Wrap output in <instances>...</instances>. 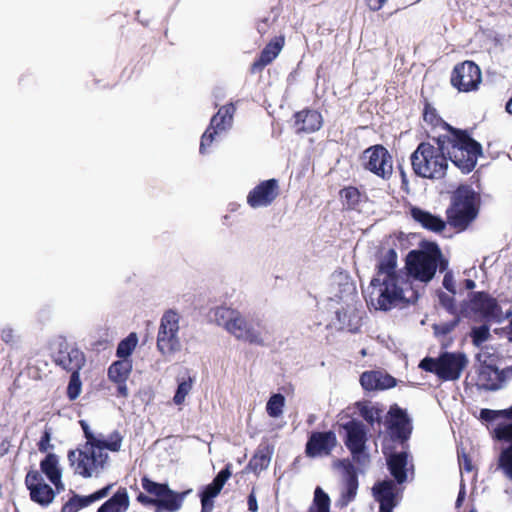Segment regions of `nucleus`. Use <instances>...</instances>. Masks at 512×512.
<instances>
[{
  "instance_id": "55",
  "label": "nucleus",
  "mask_w": 512,
  "mask_h": 512,
  "mask_svg": "<svg viewBox=\"0 0 512 512\" xmlns=\"http://www.w3.org/2000/svg\"><path fill=\"white\" fill-rule=\"evenodd\" d=\"M365 1L370 10L378 11L384 6V4L386 3L387 0H365Z\"/></svg>"
},
{
  "instance_id": "44",
  "label": "nucleus",
  "mask_w": 512,
  "mask_h": 512,
  "mask_svg": "<svg viewBox=\"0 0 512 512\" xmlns=\"http://www.w3.org/2000/svg\"><path fill=\"white\" fill-rule=\"evenodd\" d=\"M459 317H454L447 322H441L433 325V331L436 336H446L450 334L459 324Z\"/></svg>"
},
{
  "instance_id": "2",
  "label": "nucleus",
  "mask_w": 512,
  "mask_h": 512,
  "mask_svg": "<svg viewBox=\"0 0 512 512\" xmlns=\"http://www.w3.org/2000/svg\"><path fill=\"white\" fill-rule=\"evenodd\" d=\"M397 259V252L393 248L381 251L377 256L376 275L371 280V285L380 287L377 305L383 311L390 310L400 302L417 299L411 283L397 270Z\"/></svg>"
},
{
  "instance_id": "23",
  "label": "nucleus",
  "mask_w": 512,
  "mask_h": 512,
  "mask_svg": "<svg viewBox=\"0 0 512 512\" xmlns=\"http://www.w3.org/2000/svg\"><path fill=\"white\" fill-rule=\"evenodd\" d=\"M285 44L284 36H276L260 52L259 57L251 64L250 73H260L267 65L271 64L280 54Z\"/></svg>"
},
{
  "instance_id": "32",
  "label": "nucleus",
  "mask_w": 512,
  "mask_h": 512,
  "mask_svg": "<svg viewBox=\"0 0 512 512\" xmlns=\"http://www.w3.org/2000/svg\"><path fill=\"white\" fill-rule=\"evenodd\" d=\"M339 197L343 207L347 211L357 210L365 194L356 186H345L339 191Z\"/></svg>"
},
{
  "instance_id": "61",
  "label": "nucleus",
  "mask_w": 512,
  "mask_h": 512,
  "mask_svg": "<svg viewBox=\"0 0 512 512\" xmlns=\"http://www.w3.org/2000/svg\"><path fill=\"white\" fill-rule=\"evenodd\" d=\"M507 338L510 342H512V319L510 320L508 326L506 327Z\"/></svg>"
},
{
  "instance_id": "10",
  "label": "nucleus",
  "mask_w": 512,
  "mask_h": 512,
  "mask_svg": "<svg viewBox=\"0 0 512 512\" xmlns=\"http://www.w3.org/2000/svg\"><path fill=\"white\" fill-rule=\"evenodd\" d=\"M362 166L381 179L388 180L393 173V158L381 144L366 148L361 155Z\"/></svg>"
},
{
  "instance_id": "46",
  "label": "nucleus",
  "mask_w": 512,
  "mask_h": 512,
  "mask_svg": "<svg viewBox=\"0 0 512 512\" xmlns=\"http://www.w3.org/2000/svg\"><path fill=\"white\" fill-rule=\"evenodd\" d=\"M231 464H227L224 469H222L216 477L213 479L212 483L222 490L227 480L231 477Z\"/></svg>"
},
{
  "instance_id": "64",
  "label": "nucleus",
  "mask_w": 512,
  "mask_h": 512,
  "mask_svg": "<svg viewBox=\"0 0 512 512\" xmlns=\"http://www.w3.org/2000/svg\"><path fill=\"white\" fill-rule=\"evenodd\" d=\"M361 354H362L363 356H365V355H366V351H365V349H363V350L361 351Z\"/></svg>"
},
{
  "instance_id": "53",
  "label": "nucleus",
  "mask_w": 512,
  "mask_h": 512,
  "mask_svg": "<svg viewBox=\"0 0 512 512\" xmlns=\"http://www.w3.org/2000/svg\"><path fill=\"white\" fill-rule=\"evenodd\" d=\"M80 425H81V427L83 429L85 438L87 439V442H86L85 446H89V444L92 443L91 441L94 440L95 436L90 431V428H89L88 424L85 421H80Z\"/></svg>"
},
{
  "instance_id": "13",
  "label": "nucleus",
  "mask_w": 512,
  "mask_h": 512,
  "mask_svg": "<svg viewBox=\"0 0 512 512\" xmlns=\"http://www.w3.org/2000/svg\"><path fill=\"white\" fill-rule=\"evenodd\" d=\"M53 363L68 373H77L84 367L86 357L76 344L62 339L57 343L56 349L51 355Z\"/></svg>"
},
{
  "instance_id": "38",
  "label": "nucleus",
  "mask_w": 512,
  "mask_h": 512,
  "mask_svg": "<svg viewBox=\"0 0 512 512\" xmlns=\"http://www.w3.org/2000/svg\"><path fill=\"white\" fill-rule=\"evenodd\" d=\"M138 343V337L135 332H131L126 338L121 340L117 346L116 356L121 359H129Z\"/></svg>"
},
{
  "instance_id": "39",
  "label": "nucleus",
  "mask_w": 512,
  "mask_h": 512,
  "mask_svg": "<svg viewBox=\"0 0 512 512\" xmlns=\"http://www.w3.org/2000/svg\"><path fill=\"white\" fill-rule=\"evenodd\" d=\"M507 442L510 444L501 451L498 458V467L504 476L512 481V440Z\"/></svg>"
},
{
  "instance_id": "49",
  "label": "nucleus",
  "mask_w": 512,
  "mask_h": 512,
  "mask_svg": "<svg viewBox=\"0 0 512 512\" xmlns=\"http://www.w3.org/2000/svg\"><path fill=\"white\" fill-rule=\"evenodd\" d=\"M272 25V22L268 17L262 18L257 22V31L261 35H265L268 33L270 27Z\"/></svg>"
},
{
  "instance_id": "7",
  "label": "nucleus",
  "mask_w": 512,
  "mask_h": 512,
  "mask_svg": "<svg viewBox=\"0 0 512 512\" xmlns=\"http://www.w3.org/2000/svg\"><path fill=\"white\" fill-rule=\"evenodd\" d=\"M468 364V359L461 352H443L438 358L425 357L419 367L435 374L443 381L458 380Z\"/></svg>"
},
{
  "instance_id": "21",
  "label": "nucleus",
  "mask_w": 512,
  "mask_h": 512,
  "mask_svg": "<svg viewBox=\"0 0 512 512\" xmlns=\"http://www.w3.org/2000/svg\"><path fill=\"white\" fill-rule=\"evenodd\" d=\"M480 418L488 422L498 418L510 420L508 423H498L493 430V437L498 441H512V405L503 410L482 409Z\"/></svg>"
},
{
  "instance_id": "26",
  "label": "nucleus",
  "mask_w": 512,
  "mask_h": 512,
  "mask_svg": "<svg viewBox=\"0 0 512 512\" xmlns=\"http://www.w3.org/2000/svg\"><path fill=\"white\" fill-rule=\"evenodd\" d=\"M339 465L343 468L345 487L341 497L345 503H349L356 497L359 486L357 470L349 460H341Z\"/></svg>"
},
{
  "instance_id": "42",
  "label": "nucleus",
  "mask_w": 512,
  "mask_h": 512,
  "mask_svg": "<svg viewBox=\"0 0 512 512\" xmlns=\"http://www.w3.org/2000/svg\"><path fill=\"white\" fill-rule=\"evenodd\" d=\"M193 386V379L188 376L187 378L182 379L178 383L177 390L173 397V401L176 405H181L184 403L186 396L190 393Z\"/></svg>"
},
{
  "instance_id": "58",
  "label": "nucleus",
  "mask_w": 512,
  "mask_h": 512,
  "mask_svg": "<svg viewBox=\"0 0 512 512\" xmlns=\"http://www.w3.org/2000/svg\"><path fill=\"white\" fill-rule=\"evenodd\" d=\"M443 286L450 292L455 293L454 284L451 276L445 275L443 279Z\"/></svg>"
},
{
  "instance_id": "28",
  "label": "nucleus",
  "mask_w": 512,
  "mask_h": 512,
  "mask_svg": "<svg viewBox=\"0 0 512 512\" xmlns=\"http://www.w3.org/2000/svg\"><path fill=\"white\" fill-rule=\"evenodd\" d=\"M410 215L415 222L429 231L440 233L446 228V222L441 217L433 215L419 207H412L410 209Z\"/></svg>"
},
{
  "instance_id": "36",
  "label": "nucleus",
  "mask_w": 512,
  "mask_h": 512,
  "mask_svg": "<svg viewBox=\"0 0 512 512\" xmlns=\"http://www.w3.org/2000/svg\"><path fill=\"white\" fill-rule=\"evenodd\" d=\"M331 500L322 488L317 487L314 491V498L307 512H331Z\"/></svg>"
},
{
  "instance_id": "40",
  "label": "nucleus",
  "mask_w": 512,
  "mask_h": 512,
  "mask_svg": "<svg viewBox=\"0 0 512 512\" xmlns=\"http://www.w3.org/2000/svg\"><path fill=\"white\" fill-rule=\"evenodd\" d=\"M284 406L285 397L280 393L273 394L266 404L267 414L272 418H278L282 415Z\"/></svg>"
},
{
  "instance_id": "48",
  "label": "nucleus",
  "mask_w": 512,
  "mask_h": 512,
  "mask_svg": "<svg viewBox=\"0 0 512 512\" xmlns=\"http://www.w3.org/2000/svg\"><path fill=\"white\" fill-rule=\"evenodd\" d=\"M221 492L217 486H215L212 482L204 487L203 491L200 493V496H204L210 499H214Z\"/></svg>"
},
{
  "instance_id": "60",
  "label": "nucleus",
  "mask_w": 512,
  "mask_h": 512,
  "mask_svg": "<svg viewBox=\"0 0 512 512\" xmlns=\"http://www.w3.org/2000/svg\"><path fill=\"white\" fill-rule=\"evenodd\" d=\"M464 285H465V288H466L467 290H472V289H474V288H475L476 283H475V281H474V280H472V279H465V281H464Z\"/></svg>"
},
{
  "instance_id": "22",
  "label": "nucleus",
  "mask_w": 512,
  "mask_h": 512,
  "mask_svg": "<svg viewBox=\"0 0 512 512\" xmlns=\"http://www.w3.org/2000/svg\"><path fill=\"white\" fill-rule=\"evenodd\" d=\"M375 499L379 502V512H393L397 505L396 485L393 480H383L373 486Z\"/></svg>"
},
{
  "instance_id": "1",
  "label": "nucleus",
  "mask_w": 512,
  "mask_h": 512,
  "mask_svg": "<svg viewBox=\"0 0 512 512\" xmlns=\"http://www.w3.org/2000/svg\"><path fill=\"white\" fill-rule=\"evenodd\" d=\"M433 143L423 141L410 156L414 174L423 179L441 180L446 176L448 160L462 173H470L482 155V146L466 130H451L439 135Z\"/></svg>"
},
{
  "instance_id": "34",
  "label": "nucleus",
  "mask_w": 512,
  "mask_h": 512,
  "mask_svg": "<svg viewBox=\"0 0 512 512\" xmlns=\"http://www.w3.org/2000/svg\"><path fill=\"white\" fill-rule=\"evenodd\" d=\"M40 468L50 482H59V478L62 477L61 470L58 467V458L53 453L46 455L40 462Z\"/></svg>"
},
{
  "instance_id": "50",
  "label": "nucleus",
  "mask_w": 512,
  "mask_h": 512,
  "mask_svg": "<svg viewBox=\"0 0 512 512\" xmlns=\"http://www.w3.org/2000/svg\"><path fill=\"white\" fill-rule=\"evenodd\" d=\"M201 500V512H211L214 507L213 499L200 496Z\"/></svg>"
},
{
  "instance_id": "56",
  "label": "nucleus",
  "mask_w": 512,
  "mask_h": 512,
  "mask_svg": "<svg viewBox=\"0 0 512 512\" xmlns=\"http://www.w3.org/2000/svg\"><path fill=\"white\" fill-rule=\"evenodd\" d=\"M117 384V396L126 398L128 396V388L126 381H115Z\"/></svg>"
},
{
  "instance_id": "17",
  "label": "nucleus",
  "mask_w": 512,
  "mask_h": 512,
  "mask_svg": "<svg viewBox=\"0 0 512 512\" xmlns=\"http://www.w3.org/2000/svg\"><path fill=\"white\" fill-rule=\"evenodd\" d=\"M280 194L279 181L275 178L260 181L247 195V204L253 208L268 207Z\"/></svg>"
},
{
  "instance_id": "25",
  "label": "nucleus",
  "mask_w": 512,
  "mask_h": 512,
  "mask_svg": "<svg viewBox=\"0 0 512 512\" xmlns=\"http://www.w3.org/2000/svg\"><path fill=\"white\" fill-rule=\"evenodd\" d=\"M360 384L366 391L384 390L393 388L396 379L380 371H365L360 376Z\"/></svg>"
},
{
  "instance_id": "18",
  "label": "nucleus",
  "mask_w": 512,
  "mask_h": 512,
  "mask_svg": "<svg viewBox=\"0 0 512 512\" xmlns=\"http://www.w3.org/2000/svg\"><path fill=\"white\" fill-rule=\"evenodd\" d=\"M25 485L29 490L32 502L42 506H49L55 499L56 492L46 484L37 470L29 471L25 476Z\"/></svg>"
},
{
  "instance_id": "16",
  "label": "nucleus",
  "mask_w": 512,
  "mask_h": 512,
  "mask_svg": "<svg viewBox=\"0 0 512 512\" xmlns=\"http://www.w3.org/2000/svg\"><path fill=\"white\" fill-rule=\"evenodd\" d=\"M512 379V366L499 370L497 367L481 362L477 370L476 385L486 391H496Z\"/></svg>"
},
{
  "instance_id": "59",
  "label": "nucleus",
  "mask_w": 512,
  "mask_h": 512,
  "mask_svg": "<svg viewBox=\"0 0 512 512\" xmlns=\"http://www.w3.org/2000/svg\"><path fill=\"white\" fill-rule=\"evenodd\" d=\"M51 483L55 486V489H56V490H54V491H55L56 493H59V492H61V491H63V490H64V484H63V482H62L61 477L59 478V482H51Z\"/></svg>"
},
{
  "instance_id": "11",
  "label": "nucleus",
  "mask_w": 512,
  "mask_h": 512,
  "mask_svg": "<svg viewBox=\"0 0 512 512\" xmlns=\"http://www.w3.org/2000/svg\"><path fill=\"white\" fill-rule=\"evenodd\" d=\"M481 83V69L475 62L470 60L456 64L450 75V84L458 92H475L479 89Z\"/></svg>"
},
{
  "instance_id": "30",
  "label": "nucleus",
  "mask_w": 512,
  "mask_h": 512,
  "mask_svg": "<svg viewBox=\"0 0 512 512\" xmlns=\"http://www.w3.org/2000/svg\"><path fill=\"white\" fill-rule=\"evenodd\" d=\"M129 506L128 492L125 487H120L111 498L97 509V512H126Z\"/></svg>"
},
{
  "instance_id": "41",
  "label": "nucleus",
  "mask_w": 512,
  "mask_h": 512,
  "mask_svg": "<svg viewBox=\"0 0 512 512\" xmlns=\"http://www.w3.org/2000/svg\"><path fill=\"white\" fill-rule=\"evenodd\" d=\"M357 407L361 417H363V419L369 424H373L374 422H381V409L374 406H369L364 403H358Z\"/></svg>"
},
{
  "instance_id": "47",
  "label": "nucleus",
  "mask_w": 512,
  "mask_h": 512,
  "mask_svg": "<svg viewBox=\"0 0 512 512\" xmlns=\"http://www.w3.org/2000/svg\"><path fill=\"white\" fill-rule=\"evenodd\" d=\"M114 484H108L105 487L95 491L94 493L90 494L92 502H96L98 500H101L105 497H107L112 489Z\"/></svg>"
},
{
  "instance_id": "15",
  "label": "nucleus",
  "mask_w": 512,
  "mask_h": 512,
  "mask_svg": "<svg viewBox=\"0 0 512 512\" xmlns=\"http://www.w3.org/2000/svg\"><path fill=\"white\" fill-rule=\"evenodd\" d=\"M387 431L392 440L406 443L412 433V423L407 412L397 404L390 407L386 416Z\"/></svg>"
},
{
  "instance_id": "12",
  "label": "nucleus",
  "mask_w": 512,
  "mask_h": 512,
  "mask_svg": "<svg viewBox=\"0 0 512 512\" xmlns=\"http://www.w3.org/2000/svg\"><path fill=\"white\" fill-rule=\"evenodd\" d=\"M470 311L485 322L500 323L505 319L498 300L485 291L472 292L469 297Z\"/></svg>"
},
{
  "instance_id": "9",
  "label": "nucleus",
  "mask_w": 512,
  "mask_h": 512,
  "mask_svg": "<svg viewBox=\"0 0 512 512\" xmlns=\"http://www.w3.org/2000/svg\"><path fill=\"white\" fill-rule=\"evenodd\" d=\"M108 454L99 450L93 451L89 446H85L84 450H70L68 452V460L74 466V472L84 478H89L94 472L103 469Z\"/></svg>"
},
{
  "instance_id": "37",
  "label": "nucleus",
  "mask_w": 512,
  "mask_h": 512,
  "mask_svg": "<svg viewBox=\"0 0 512 512\" xmlns=\"http://www.w3.org/2000/svg\"><path fill=\"white\" fill-rule=\"evenodd\" d=\"M92 503L90 495L81 496L73 493V495L62 505L61 512H78Z\"/></svg>"
},
{
  "instance_id": "54",
  "label": "nucleus",
  "mask_w": 512,
  "mask_h": 512,
  "mask_svg": "<svg viewBox=\"0 0 512 512\" xmlns=\"http://www.w3.org/2000/svg\"><path fill=\"white\" fill-rule=\"evenodd\" d=\"M0 337L5 343H11L14 340V331L11 328H5L1 331Z\"/></svg>"
},
{
  "instance_id": "4",
  "label": "nucleus",
  "mask_w": 512,
  "mask_h": 512,
  "mask_svg": "<svg viewBox=\"0 0 512 512\" xmlns=\"http://www.w3.org/2000/svg\"><path fill=\"white\" fill-rule=\"evenodd\" d=\"M480 195L469 185H460L451 195L446 210L447 223L462 232L476 219L479 213Z\"/></svg>"
},
{
  "instance_id": "45",
  "label": "nucleus",
  "mask_w": 512,
  "mask_h": 512,
  "mask_svg": "<svg viewBox=\"0 0 512 512\" xmlns=\"http://www.w3.org/2000/svg\"><path fill=\"white\" fill-rule=\"evenodd\" d=\"M472 342L476 346H480L483 342L487 341L490 337V330L487 325L474 327L471 331Z\"/></svg>"
},
{
  "instance_id": "19",
  "label": "nucleus",
  "mask_w": 512,
  "mask_h": 512,
  "mask_svg": "<svg viewBox=\"0 0 512 512\" xmlns=\"http://www.w3.org/2000/svg\"><path fill=\"white\" fill-rule=\"evenodd\" d=\"M337 444L334 431H314L306 442L305 454L310 458L329 456Z\"/></svg>"
},
{
  "instance_id": "43",
  "label": "nucleus",
  "mask_w": 512,
  "mask_h": 512,
  "mask_svg": "<svg viewBox=\"0 0 512 512\" xmlns=\"http://www.w3.org/2000/svg\"><path fill=\"white\" fill-rule=\"evenodd\" d=\"M82 391V381L80 379V372L71 373L70 380L67 386L66 394L70 401L76 400Z\"/></svg>"
},
{
  "instance_id": "35",
  "label": "nucleus",
  "mask_w": 512,
  "mask_h": 512,
  "mask_svg": "<svg viewBox=\"0 0 512 512\" xmlns=\"http://www.w3.org/2000/svg\"><path fill=\"white\" fill-rule=\"evenodd\" d=\"M91 442L92 443L89 444V447L93 451L99 450L101 452H105L104 450L107 449L112 452H117L121 448L122 437L119 435L118 432H114L109 441L99 440L96 437H94V440H92Z\"/></svg>"
},
{
  "instance_id": "62",
  "label": "nucleus",
  "mask_w": 512,
  "mask_h": 512,
  "mask_svg": "<svg viewBox=\"0 0 512 512\" xmlns=\"http://www.w3.org/2000/svg\"><path fill=\"white\" fill-rule=\"evenodd\" d=\"M506 111L512 115V97L509 99V101L506 103Z\"/></svg>"
},
{
  "instance_id": "3",
  "label": "nucleus",
  "mask_w": 512,
  "mask_h": 512,
  "mask_svg": "<svg viewBox=\"0 0 512 512\" xmlns=\"http://www.w3.org/2000/svg\"><path fill=\"white\" fill-rule=\"evenodd\" d=\"M448 262L435 242H423L420 249L411 250L405 259L406 275L421 282L433 279L437 269L444 271Z\"/></svg>"
},
{
  "instance_id": "20",
  "label": "nucleus",
  "mask_w": 512,
  "mask_h": 512,
  "mask_svg": "<svg viewBox=\"0 0 512 512\" xmlns=\"http://www.w3.org/2000/svg\"><path fill=\"white\" fill-rule=\"evenodd\" d=\"M342 427L346 431L344 443L353 458L358 460L359 456L364 453L367 441L365 427L362 422L354 419L346 422Z\"/></svg>"
},
{
  "instance_id": "24",
  "label": "nucleus",
  "mask_w": 512,
  "mask_h": 512,
  "mask_svg": "<svg viewBox=\"0 0 512 512\" xmlns=\"http://www.w3.org/2000/svg\"><path fill=\"white\" fill-rule=\"evenodd\" d=\"M297 133H313L321 129L323 118L319 111L303 109L294 114Z\"/></svg>"
},
{
  "instance_id": "31",
  "label": "nucleus",
  "mask_w": 512,
  "mask_h": 512,
  "mask_svg": "<svg viewBox=\"0 0 512 512\" xmlns=\"http://www.w3.org/2000/svg\"><path fill=\"white\" fill-rule=\"evenodd\" d=\"M421 96L423 104L422 118L427 125H430L432 128L443 127L448 132L446 135H451V130H457L456 128L451 127L441 118L438 111L429 102L427 97H425L423 94Z\"/></svg>"
},
{
  "instance_id": "6",
  "label": "nucleus",
  "mask_w": 512,
  "mask_h": 512,
  "mask_svg": "<svg viewBox=\"0 0 512 512\" xmlns=\"http://www.w3.org/2000/svg\"><path fill=\"white\" fill-rule=\"evenodd\" d=\"M213 317L219 326H223L236 339L250 344H264L261 333L238 310L220 306L213 310Z\"/></svg>"
},
{
  "instance_id": "52",
  "label": "nucleus",
  "mask_w": 512,
  "mask_h": 512,
  "mask_svg": "<svg viewBox=\"0 0 512 512\" xmlns=\"http://www.w3.org/2000/svg\"><path fill=\"white\" fill-rule=\"evenodd\" d=\"M460 466L466 471L471 472L473 470L472 460L469 455L463 454L460 458Z\"/></svg>"
},
{
  "instance_id": "29",
  "label": "nucleus",
  "mask_w": 512,
  "mask_h": 512,
  "mask_svg": "<svg viewBox=\"0 0 512 512\" xmlns=\"http://www.w3.org/2000/svg\"><path fill=\"white\" fill-rule=\"evenodd\" d=\"M408 454L405 451L392 453L387 457V466L390 474L398 484L407 480Z\"/></svg>"
},
{
  "instance_id": "33",
  "label": "nucleus",
  "mask_w": 512,
  "mask_h": 512,
  "mask_svg": "<svg viewBox=\"0 0 512 512\" xmlns=\"http://www.w3.org/2000/svg\"><path fill=\"white\" fill-rule=\"evenodd\" d=\"M133 363L131 359H121L113 362L108 368V377L112 382L127 381L132 371Z\"/></svg>"
},
{
  "instance_id": "14",
  "label": "nucleus",
  "mask_w": 512,
  "mask_h": 512,
  "mask_svg": "<svg viewBox=\"0 0 512 512\" xmlns=\"http://www.w3.org/2000/svg\"><path fill=\"white\" fill-rule=\"evenodd\" d=\"M236 108L233 103L226 104L219 108L218 112L211 118L210 124L201 137L199 151L206 153L208 147L213 143L218 132L224 131L232 125Z\"/></svg>"
},
{
  "instance_id": "8",
  "label": "nucleus",
  "mask_w": 512,
  "mask_h": 512,
  "mask_svg": "<svg viewBox=\"0 0 512 512\" xmlns=\"http://www.w3.org/2000/svg\"><path fill=\"white\" fill-rule=\"evenodd\" d=\"M180 315L174 310H167L161 317L157 333V350L163 356H170L180 351L179 338Z\"/></svg>"
},
{
  "instance_id": "57",
  "label": "nucleus",
  "mask_w": 512,
  "mask_h": 512,
  "mask_svg": "<svg viewBox=\"0 0 512 512\" xmlns=\"http://www.w3.org/2000/svg\"><path fill=\"white\" fill-rule=\"evenodd\" d=\"M49 441L50 434L49 432H45L38 443V448L41 452H45L47 450Z\"/></svg>"
},
{
  "instance_id": "63",
  "label": "nucleus",
  "mask_w": 512,
  "mask_h": 512,
  "mask_svg": "<svg viewBox=\"0 0 512 512\" xmlns=\"http://www.w3.org/2000/svg\"><path fill=\"white\" fill-rule=\"evenodd\" d=\"M464 495H465V491H464V490H462V491H460V492H459L458 497H457V501H456V502H457V505H459V504L461 503V501H462V500H463V498H464Z\"/></svg>"
},
{
  "instance_id": "5",
  "label": "nucleus",
  "mask_w": 512,
  "mask_h": 512,
  "mask_svg": "<svg viewBox=\"0 0 512 512\" xmlns=\"http://www.w3.org/2000/svg\"><path fill=\"white\" fill-rule=\"evenodd\" d=\"M141 485L147 494L140 492L136 500L143 506H154L155 512H177L183 505L188 492H176L166 483H158L147 476L141 478Z\"/></svg>"
},
{
  "instance_id": "51",
  "label": "nucleus",
  "mask_w": 512,
  "mask_h": 512,
  "mask_svg": "<svg viewBox=\"0 0 512 512\" xmlns=\"http://www.w3.org/2000/svg\"><path fill=\"white\" fill-rule=\"evenodd\" d=\"M247 504H248V510L250 512L258 511V504H257V499H256V495L254 493V490L248 495Z\"/></svg>"
},
{
  "instance_id": "27",
  "label": "nucleus",
  "mask_w": 512,
  "mask_h": 512,
  "mask_svg": "<svg viewBox=\"0 0 512 512\" xmlns=\"http://www.w3.org/2000/svg\"><path fill=\"white\" fill-rule=\"evenodd\" d=\"M273 452L274 448L272 445L266 442L260 443L249 460L246 468L256 475L260 474L263 470L268 468Z\"/></svg>"
}]
</instances>
